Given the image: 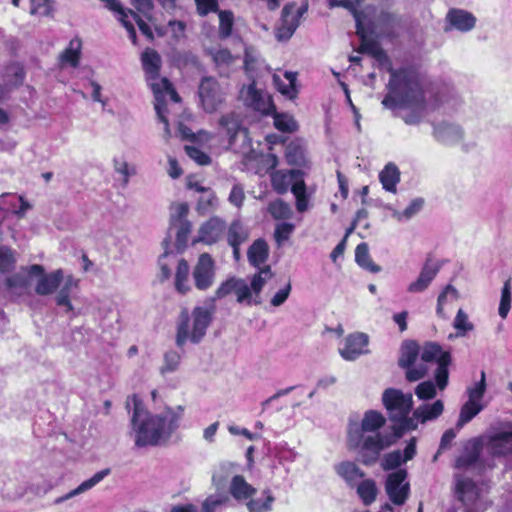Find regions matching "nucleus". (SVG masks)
Here are the masks:
<instances>
[{
  "instance_id": "nucleus-1",
  "label": "nucleus",
  "mask_w": 512,
  "mask_h": 512,
  "mask_svg": "<svg viewBox=\"0 0 512 512\" xmlns=\"http://www.w3.org/2000/svg\"><path fill=\"white\" fill-rule=\"evenodd\" d=\"M133 406L131 430L137 447L157 446L166 442L178 429L184 408L166 407L158 414L150 413L142 400L133 394L126 400V408Z\"/></svg>"
},
{
  "instance_id": "nucleus-2",
  "label": "nucleus",
  "mask_w": 512,
  "mask_h": 512,
  "mask_svg": "<svg viewBox=\"0 0 512 512\" xmlns=\"http://www.w3.org/2000/svg\"><path fill=\"white\" fill-rule=\"evenodd\" d=\"M389 72L388 93L382 100V105L387 109L400 107L410 110L401 118L407 125L419 124L426 110L423 78L416 70L409 68H389Z\"/></svg>"
},
{
  "instance_id": "nucleus-3",
  "label": "nucleus",
  "mask_w": 512,
  "mask_h": 512,
  "mask_svg": "<svg viewBox=\"0 0 512 512\" xmlns=\"http://www.w3.org/2000/svg\"><path fill=\"white\" fill-rule=\"evenodd\" d=\"M435 362L434 379L439 390H444L449 382V366L452 356L449 351H444L436 342H426L422 347L413 340H406L400 348L399 367L405 370V377L409 382L423 379L428 367L426 363Z\"/></svg>"
},
{
  "instance_id": "nucleus-4",
  "label": "nucleus",
  "mask_w": 512,
  "mask_h": 512,
  "mask_svg": "<svg viewBox=\"0 0 512 512\" xmlns=\"http://www.w3.org/2000/svg\"><path fill=\"white\" fill-rule=\"evenodd\" d=\"M142 66L147 76V81L155 97V111L159 120L164 124L165 133L170 135L168 119L166 113V99L169 97L173 102H179L180 97L172 87L167 78H159L161 67L160 55L154 50H146L142 53Z\"/></svg>"
},
{
  "instance_id": "nucleus-5",
  "label": "nucleus",
  "mask_w": 512,
  "mask_h": 512,
  "mask_svg": "<svg viewBox=\"0 0 512 512\" xmlns=\"http://www.w3.org/2000/svg\"><path fill=\"white\" fill-rule=\"evenodd\" d=\"M216 312L215 298H208L203 305L194 307L191 313L192 328L190 329V316L187 310L180 314V321L177 326L176 344L182 347L187 340L192 343H199L206 335L207 328L210 326L213 316Z\"/></svg>"
},
{
  "instance_id": "nucleus-6",
  "label": "nucleus",
  "mask_w": 512,
  "mask_h": 512,
  "mask_svg": "<svg viewBox=\"0 0 512 512\" xmlns=\"http://www.w3.org/2000/svg\"><path fill=\"white\" fill-rule=\"evenodd\" d=\"M401 431L393 430L392 433L374 434L362 433L357 425L350 427L348 431V445L350 448H360V460L366 466L375 464L383 450L392 446L399 438Z\"/></svg>"
},
{
  "instance_id": "nucleus-7",
  "label": "nucleus",
  "mask_w": 512,
  "mask_h": 512,
  "mask_svg": "<svg viewBox=\"0 0 512 512\" xmlns=\"http://www.w3.org/2000/svg\"><path fill=\"white\" fill-rule=\"evenodd\" d=\"M382 402L387 410L389 419L395 424L392 429L401 435L405 432L414 430L417 427L413 416L409 414L413 407V396L411 393H403L399 389L388 388L382 394Z\"/></svg>"
},
{
  "instance_id": "nucleus-8",
  "label": "nucleus",
  "mask_w": 512,
  "mask_h": 512,
  "mask_svg": "<svg viewBox=\"0 0 512 512\" xmlns=\"http://www.w3.org/2000/svg\"><path fill=\"white\" fill-rule=\"evenodd\" d=\"M198 95L203 110L207 113H214L225 102L226 92L215 78L205 77L199 84Z\"/></svg>"
},
{
  "instance_id": "nucleus-9",
  "label": "nucleus",
  "mask_w": 512,
  "mask_h": 512,
  "mask_svg": "<svg viewBox=\"0 0 512 512\" xmlns=\"http://www.w3.org/2000/svg\"><path fill=\"white\" fill-rule=\"evenodd\" d=\"M365 26L371 34L378 37L393 38L398 34L401 19L395 14L381 11L374 20L366 18Z\"/></svg>"
},
{
  "instance_id": "nucleus-10",
  "label": "nucleus",
  "mask_w": 512,
  "mask_h": 512,
  "mask_svg": "<svg viewBox=\"0 0 512 512\" xmlns=\"http://www.w3.org/2000/svg\"><path fill=\"white\" fill-rule=\"evenodd\" d=\"M240 94L245 104L254 110L264 115H269L275 112L271 96L263 90L257 89L255 80H253L249 85L244 86Z\"/></svg>"
},
{
  "instance_id": "nucleus-11",
  "label": "nucleus",
  "mask_w": 512,
  "mask_h": 512,
  "mask_svg": "<svg viewBox=\"0 0 512 512\" xmlns=\"http://www.w3.org/2000/svg\"><path fill=\"white\" fill-rule=\"evenodd\" d=\"M432 135L441 145L452 147L463 142L465 132L459 124L443 120L432 124Z\"/></svg>"
},
{
  "instance_id": "nucleus-12",
  "label": "nucleus",
  "mask_w": 512,
  "mask_h": 512,
  "mask_svg": "<svg viewBox=\"0 0 512 512\" xmlns=\"http://www.w3.org/2000/svg\"><path fill=\"white\" fill-rule=\"evenodd\" d=\"M28 274L40 277L35 287V292L41 296L55 292L64 280L63 271L61 269L45 274L43 266L39 264L29 266Z\"/></svg>"
},
{
  "instance_id": "nucleus-13",
  "label": "nucleus",
  "mask_w": 512,
  "mask_h": 512,
  "mask_svg": "<svg viewBox=\"0 0 512 512\" xmlns=\"http://www.w3.org/2000/svg\"><path fill=\"white\" fill-rule=\"evenodd\" d=\"M407 478V471L399 469L387 476L385 490L389 499L396 505L405 503L409 495V483H404Z\"/></svg>"
},
{
  "instance_id": "nucleus-14",
  "label": "nucleus",
  "mask_w": 512,
  "mask_h": 512,
  "mask_svg": "<svg viewBox=\"0 0 512 512\" xmlns=\"http://www.w3.org/2000/svg\"><path fill=\"white\" fill-rule=\"evenodd\" d=\"M193 279L197 289L205 291L209 289L215 279V262L211 255L202 253L193 269Z\"/></svg>"
},
{
  "instance_id": "nucleus-15",
  "label": "nucleus",
  "mask_w": 512,
  "mask_h": 512,
  "mask_svg": "<svg viewBox=\"0 0 512 512\" xmlns=\"http://www.w3.org/2000/svg\"><path fill=\"white\" fill-rule=\"evenodd\" d=\"M477 18L469 11L459 8H451L445 16L444 31L457 30L467 33L476 26Z\"/></svg>"
},
{
  "instance_id": "nucleus-16",
  "label": "nucleus",
  "mask_w": 512,
  "mask_h": 512,
  "mask_svg": "<svg viewBox=\"0 0 512 512\" xmlns=\"http://www.w3.org/2000/svg\"><path fill=\"white\" fill-rule=\"evenodd\" d=\"M225 229L226 222L219 216H212L199 227L196 241L207 245L215 244L222 238Z\"/></svg>"
},
{
  "instance_id": "nucleus-17",
  "label": "nucleus",
  "mask_w": 512,
  "mask_h": 512,
  "mask_svg": "<svg viewBox=\"0 0 512 512\" xmlns=\"http://www.w3.org/2000/svg\"><path fill=\"white\" fill-rule=\"evenodd\" d=\"M301 16L302 11L296 10L293 5H286L282 10V23L276 31L277 40L286 41L290 39L299 26Z\"/></svg>"
},
{
  "instance_id": "nucleus-18",
  "label": "nucleus",
  "mask_w": 512,
  "mask_h": 512,
  "mask_svg": "<svg viewBox=\"0 0 512 512\" xmlns=\"http://www.w3.org/2000/svg\"><path fill=\"white\" fill-rule=\"evenodd\" d=\"M485 439L480 436L468 440L463 446L462 454L455 461V467L467 469L473 466L478 461L480 453L485 447Z\"/></svg>"
},
{
  "instance_id": "nucleus-19",
  "label": "nucleus",
  "mask_w": 512,
  "mask_h": 512,
  "mask_svg": "<svg viewBox=\"0 0 512 512\" xmlns=\"http://www.w3.org/2000/svg\"><path fill=\"white\" fill-rule=\"evenodd\" d=\"M219 126L225 131L230 145H234L238 137H242L243 142L248 139V131L242 125L240 115L235 112L223 115L219 119Z\"/></svg>"
},
{
  "instance_id": "nucleus-20",
  "label": "nucleus",
  "mask_w": 512,
  "mask_h": 512,
  "mask_svg": "<svg viewBox=\"0 0 512 512\" xmlns=\"http://www.w3.org/2000/svg\"><path fill=\"white\" fill-rule=\"evenodd\" d=\"M485 439V447L493 456L512 453V430L501 431L493 435H482Z\"/></svg>"
},
{
  "instance_id": "nucleus-21",
  "label": "nucleus",
  "mask_w": 512,
  "mask_h": 512,
  "mask_svg": "<svg viewBox=\"0 0 512 512\" xmlns=\"http://www.w3.org/2000/svg\"><path fill=\"white\" fill-rule=\"evenodd\" d=\"M304 173L301 170H274L270 174L273 190L278 194H285L291 190L293 183L298 179H303Z\"/></svg>"
},
{
  "instance_id": "nucleus-22",
  "label": "nucleus",
  "mask_w": 512,
  "mask_h": 512,
  "mask_svg": "<svg viewBox=\"0 0 512 512\" xmlns=\"http://www.w3.org/2000/svg\"><path fill=\"white\" fill-rule=\"evenodd\" d=\"M416 455V440L415 438L410 439L406 445L404 452L400 450H394L384 455L381 461V467L384 471H389L398 468L403 463L412 460Z\"/></svg>"
},
{
  "instance_id": "nucleus-23",
  "label": "nucleus",
  "mask_w": 512,
  "mask_h": 512,
  "mask_svg": "<svg viewBox=\"0 0 512 512\" xmlns=\"http://www.w3.org/2000/svg\"><path fill=\"white\" fill-rule=\"evenodd\" d=\"M368 341V336L364 333L351 334L346 337L344 346L339 349L340 355L345 360L353 361L366 353L365 347Z\"/></svg>"
},
{
  "instance_id": "nucleus-24",
  "label": "nucleus",
  "mask_w": 512,
  "mask_h": 512,
  "mask_svg": "<svg viewBox=\"0 0 512 512\" xmlns=\"http://www.w3.org/2000/svg\"><path fill=\"white\" fill-rule=\"evenodd\" d=\"M440 265L437 262L428 259L423 265L417 279L411 282L407 288L410 293H421L425 291L433 279L437 276Z\"/></svg>"
},
{
  "instance_id": "nucleus-25",
  "label": "nucleus",
  "mask_w": 512,
  "mask_h": 512,
  "mask_svg": "<svg viewBox=\"0 0 512 512\" xmlns=\"http://www.w3.org/2000/svg\"><path fill=\"white\" fill-rule=\"evenodd\" d=\"M244 67L249 76L253 81L256 78L269 73V68L261 58L259 52L252 46H247L244 53Z\"/></svg>"
},
{
  "instance_id": "nucleus-26",
  "label": "nucleus",
  "mask_w": 512,
  "mask_h": 512,
  "mask_svg": "<svg viewBox=\"0 0 512 512\" xmlns=\"http://www.w3.org/2000/svg\"><path fill=\"white\" fill-rule=\"evenodd\" d=\"M356 33L361 39L359 52L368 53L379 61L388 60L386 53L380 45L374 40L367 39L365 24H363V20L358 16H356Z\"/></svg>"
},
{
  "instance_id": "nucleus-27",
  "label": "nucleus",
  "mask_w": 512,
  "mask_h": 512,
  "mask_svg": "<svg viewBox=\"0 0 512 512\" xmlns=\"http://www.w3.org/2000/svg\"><path fill=\"white\" fill-rule=\"evenodd\" d=\"M335 471L339 477H341L345 483L354 488L361 479L365 477V472L353 461H342L335 466Z\"/></svg>"
},
{
  "instance_id": "nucleus-28",
  "label": "nucleus",
  "mask_w": 512,
  "mask_h": 512,
  "mask_svg": "<svg viewBox=\"0 0 512 512\" xmlns=\"http://www.w3.org/2000/svg\"><path fill=\"white\" fill-rule=\"evenodd\" d=\"M63 281V285L55 296L56 305L64 309V314H71V316H75L76 314L74 312V306L71 302L70 295L72 291L77 288L78 281L71 275L66 277Z\"/></svg>"
},
{
  "instance_id": "nucleus-29",
  "label": "nucleus",
  "mask_w": 512,
  "mask_h": 512,
  "mask_svg": "<svg viewBox=\"0 0 512 512\" xmlns=\"http://www.w3.org/2000/svg\"><path fill=\"white\" fill-rule=\"evenodd\" d=\"M110 473H111L110 468H105V469H103L101 471H98L91 478L83 481L75 489H73L70 492H68L67 494L57 498L55 500V504H60V503L66 501V500H68L70 498H73V497H75L77 495H80V494H82V493L92 489L97 484H99L105 477H107Z\"/></svg>"
},
{
  "instance_id": "nucleus-30",
  "label": "nucleus",
  "mask_w": 512,
  "mask_h": 512,
  "mask_svg": "<svg viewBox=\"0 0 512 512\" xmlns=\"http://www.w3.org/2000/svg\"><path fill=\"white\" fill-rule=\"evenodd\" d=\"M229 492L238 501L248 500L256 494V489L243 476L235 475L230 483Z\"/></svg>"
},
{
  "instance_id": "nucleus-31",
  "label": "nucleus",
  "mask_w": 512,
  "mask_h": 512,
  "mask_svg": "<svg viewBox=\"0 0 512 512\" xmlns=\"http://www.w3.org/2000/svg\"><path fill=\"white\" fill-rule=\"evenodd\" d=\"M444 410V404L441 400H436L433 404L421 405L413 412V418L416 423L420 421L425 423L438 418Z\"/></svg>"
},
{
  "instance_id": "nucleus-32",
  "label": "nucleus",
  "mask_w": 512,
  "mask_h": 512,
  "mask_svg": "<svg viewBox=\"0 0 512 512\" xmlns=\"http://www.w3.org/2000/svg\"><path fill=\"white\" fill-rule=\"evenodd\" d=\"M269 248L263 239H257L249 247L247 257L249 263L254 267H260L268 258Z\"/></svg>"
},
{
  "instance_id": "nucleus-33",
  "label": "nucleus",
  "mask_w": 512,
  "mask_h": 512,
  "mask_svg": "<svg viewBox=\"0 0 512 512\" xmlns=\"http://www.w3.org/2000/svg\"><path fill=\"white\" fill-rule=\"evenodd\" d=\"M379 180L383 188L396 193V186L400 182V171L393 163H388L379 174Z\"/></svg>"
},
{
  "instance_id": "nucleus-34",
  "label": "nucleus",
  "mask_w": 512,
  "mask_h": 512,
  "mask_svg": "<svg viewBox=\"0 0 512 512\" xmlns=\"http://www.w3.org/2000/svg\"><path fill=\"white\" fill-rule=\"evenodd\" d=\"M100 1L105 4V7L108 10L116 12V13L119 14V18H118L119 21L121 22V24L127 30L131 40L135 43V41H136V31H135V28H134L133 24L130 21H128V19H127V17H128L127 11H126V9L123 8V6L120 3V1L119 0H100Z\"/></svg>"
},
{
  "instance_id": "nucleus-35",
  "label": "nucleus",
  "mask_w": 512,
  "mask_h": 512,
  "mask_svg": "<svg viewBox=\"0 0 512 512\" xmlns=\"http://www.w3.org/2000/svg\"><path fill=\"white\" fill-rule=\"evenodd\" d=\"M81 47L82 42L80 39H72L69 42L68 47L59 56L60 64L62 66L70 65L72 67H77L81 56Z\"/></svg>"
},
{
  "instance_id": "nucleus-36",
  "label": "nucleus",
  "mask_w": 512,
  "mask_h": 512,
  "mask_svg": "<svg viewBox=\"0 0 512 512\" xmlns=\"http://www.w3.org/2000/svg\"><path fill=\"white\" fill-rule=\"evenodd\" d=\"M285 79L288 81L287 84L284 83V81L276 74L273 75V82L277 90L288 97L289 99H293L297 96V89H296V79L297 74L294 72L286 71L284 73Z\"/></svg>"
},
{
  "instance_id": "nucleus-37",
  "label": "nucleus",
  "mask_w": 512,
  "mask_h": 512,
  "mask_svg": "<svg viewBox=\"0 0 512 512\" xmlns=\"http://www.w3.org/2000/svg\"><path fill=\"white\" fill-rule=\"evenodd\" d=\"M291 192L296 199V209L298 212L303 213L309 209L310 195L307 193V186L304 179H298L293 183Z\"/></svg>"
},
{
  "instance_id": "nucleus-38",
  "label": "nucleus",
  "mask_w": 512,
  "mask_h": 512,
  "mask_svg": "<svg viewBox=\"0 0 512 512\" xmlns=\"http://www.w3.org/2000/svg\"><path fill=\"white\" fill-rule=\"evenodd\" d=\"M355 261L360 267L372 273L381 271V267L371 260L367 243L363 242L357 245L355 249Z\"/></svg>"
},
{
  "instance_id": "nucleus-39",
  "label": "nucleus",
  "mask_w": 512,
  "mask_h": 512,
  "mask_svg": "<svg viewBox=\"0 0 512 512\" xmlns=\"http://www.w3.org/2000/svg\"><path fill=\"white\" fill-rule=\"evenodd\" d=\"M385 422L386 419L380 412L369 410L364 414L359 429L365 434L369 432H376L384 426Z\"/></svg>"
},
{
  "instance_id": "nucleus-40",
  "label": "nucleus",
  "mask_w": 512,
  "mask_h": 512,
  "mask_svg": "<svg viewBox=\"0 0 512 512\" xmlns=\"http://www.w3.org/2000/svg\"><path fill=\"white\" fill-rule=\"evenodd\" d=\"M272 275L273 274L271 271V267L268 265L264 266L263 268H260L259 272L253 275L251 279V286L249 287L251 289V292H253L256 296V298L254 299L255 304L258 305L261 303V301L257 298H259V295L263 287L265 286L267 281L272 278Z\"/></svg>"
},
{
  "instance_id": "nucleus-41",
  "label": "nucleus",
  "mask_w": 512,
  "mask_h": 512,
  "mask_svg": "<svg viewBox=\"0 0 512 512\" xmlns=\"http://www.w3.org/2000/svg\"><path fill=\"white\" fill-rule=\"evenodd\" d=\"M484 409V405L478 402L467 401L463 404L460 410L459 418L456 423V428L460 430L468 422H470L476 415Z\"/></svg>"
},
{
  "instance_id": "nucleus-42",
  "label": "nucleus",
  "mask_w": 512,
  "mask_h": 512,
  "mask_svg": "<svg viewBox=\"0 0 512 512\" xmlns=\"http://www.w3.org/2000/svg\"><path fill=\"white\" fill-rule=\"evenodd\" d=\"M356 488L359 498L365 505H370L376 500L378 489L373 479H363Z\"/></svg>"
},
{
  "instance_id": "nucleus-43",
  "label": "nucleus",
  "mask_w": 512,
  "mask_h": 512,
  "mask_svg": "<svg viewBox=\"0 0 512 512\" xmlns=\"http://www.w3.org/2000/svg\"><path fill=\"white\" fill-rule=\"evenodd\" d=\"M248 230L239 220H234L227 232V241L230 246H240L248 239Z\"/></svg>"
},
{
  "instance_id": "nucleus-44",
  "label": "nucleus",
  "mask_w": 512,
  "mask_h": 512,
  "mask_svg": "<svg viewBox=\"0 0 512 512\" xmlns=\"http://www.w3.org/2000/svg\"><path fill=\"white\" fill-rule=\"evenodd\" d=\"M218 207V197L213 190H209L199 198L196 210L200 215H207L216 211Z\"/></svg>"
},
{
  "instance_id": "nucleus-45",
  "label": "nucleus",
  "mask_w": 512,
  "mask_h": 512,
  "mask_svg": "<svg viewBox=\"0 0 512 512\" xmlns=\"http://www.w3.org/2000/svg\"><path fill=\"white\" fill-rule=\"evenodd\" d=\"M285 158L290 165L302 166L305 164V150L298 142L292 141L286 146Z\"/></svg>"
},
{
  "instance_id": "nucleus-46",
  "label": "nucleus",
  "mask_w": 512,
  "mask_h": 512,
  "mask_svg": "<svg viewBox=\"0 0 512 512\" xmlns=\"http://www.w3.org/2000/svg\"><path fill=\"white\" fill-rule=\"evenodd\" d=\"M267 210L270 213V215L276 220L290 219L293 215L291 206L282 199L272 201L268 205Z\"/></svg>"
},
{
  "instance_id": "nucleus-47",
  "label": "nucleus",
  "mask_w": 512,
  "mask_h": 512,
  "mask_svg": "<svg viewBox=\"0 0 512 512\" xmlns=\"http://www.w3.org/2000/svg\"><path fill=\"white\" fill-rule=\"evenodd\" d=\"M28 267L19 273H16L6 279L7 287L13 292H19L26 290L29 286Z\"/></svg>"
},
{
  "instance_id": "nucleus-48",
  "label": "nucleus",
  "mask_w": 512,
  "mask_h": 512,
  "mask_svg": "<svg viewBox=\"0 0 512 512\" xmlns=\"http://www.w3.org/2000/svg\"><path fill=\"white\" fill-rule=\"evenodd\" d=\"M459 298V292L452 285H447L440 293L437 299L436 313L441 318H446L444 313V305L449 301H456Z\"/></svg>"
},
{
  "instance_id": "nucleus-49",
  "label": "nucleus",
  "mask_w": 512,
  "mask_h": 512,
  "mask_svg": "<svg viewBox=\"0 0 512 512\" xmlns=\"http://www.w3.org/2000/svg\"><path fill=\"white\" fill-rule=\"evenodd\" d=\"M189 272L190 268L187 261L185 259L179 260L175 275V286L176 289L182 294L189 290V286L187 285Z\"/></svg>"
},
{
  "instance_id": "nucleus-50",
  "label": "nucleus",
  "mask_w": 512,
  "mask_h": 512,
  "mask_svg": "<svg viewBox=\"0 0 512 512\" xmlns=\"http://www.w3.org/2000/svg\"><path fill=\"white\" fill-rule=\"evenodd\" d=\"M263 494L265 495L264 501L260 499H250L247 502L249 512H269L272 510V504L275 500L274 497L269 490H265Z\"/></svg>"
},
{
  "instance_id": "nucleus-51",
  "label": "nucleus",
  "mask_w": 512,
  "mask_h": 512,
  "mask_svg": "<svg viewBox=\"0 0 512 512\" xmlns=\"http://www.w3.org/2000/svg\"><path fill=\"white\" fill-rule=\"evenodd\" d=\"M512 303V292H511V282L510 280H506L501 290V298L498 308L499 316L502 319H505L511 309Z\"/></svg>"
},
{
  "instance_id": "nucleus-52",
  "label": "nucleus",
  "mask_w": 512,
  "mask_h": 512,
  "mask_svg": "<svg viewBox=\"0 0 512 512\" xmlns=\"http://www.w3.org/2000/svg\"><path fill=\"white\" fill-rule=\"evenodd\" d=\"M486 391V375L481 372V377L478 382L467 388L468 401L481 403V400Z\"/></svg>"
},
{
  "instance_id": "nucleus-53",
  "label": "nucleus",
  "mask_w": 512,
  "mask_h": 512,
  "mask_svg": "<svg viewBox=\"0 0 512 512\" xmlns=\"http://www.w3.org/2000/svg\"><path fill=\"white\" fill-rule=\"evenodd\" d=\"M274 126L281 132L291 133L297 130L298 125L295 119L288 114H278L274 116Z\"/></svg>"
},
{
  "instance_id": "nucleus-54",
  "label": "nucleus",
  "mask_w": 512,
  "mask_h": 512,
  "mask_svg": "<svg viewBox=\"0 0 512 512\" xmlns=\"http://www.w3.org/2000/svg\"><path fill=\"white\" fill-rule=\"evenodd\" d=\"M459 104L457 98L447 95V94H437L434 99V103L432 104L433 109H443V112L449 113L456 109V106Z\"/></svg>"
},
{
  "instance_id": "nucleus-55",
  "label": "nucleus",
  "mask_w": 512,
  "mask_h": 512,
  "mask_svg": "<svg viewBox=\"0 0 512 512\" xmlns=\"http://www.w3.org/2000/svg\"><path fill=\"white\" fill-rule=\"evenodd\" d=\"M453 327L457 330V336H464L474 329V325L469 321L468 315L463 309L458 310L453 321Z\"/></svg>"
},
{
  "instance_id": "nucleus-56",
  "label": "nucleus",
  "mask_w": 512,
  "mask_h": 512,
  "mask_svg": "<svg viewBox=\"0 0 512 512\" xmlns=\"http://www.w3.org/2000/svg\"><path fill=\"white\" fill-rule=\"evenodd\" d=\"M30 14L39 16H50L53 11L52 0H30Z\"/></svg>"
},
{
  "instance_id": "nucleus-57",
  "label": "nucleus",
  "mask_w": 512,
  "mask_h": 512,
  "mask_svg": "<svg viewBox=\"0 0 512 512\" xmlns=\"http://www.w3.org/2000/svg\"><path fill=\"white\" fill-rule=\"evenodd\" d=\"M219 35L221 38H227L231 35L233 27V13L230 11L219 12Z\"/></svg>"
},
{
  "instance_id": "nucleus-58",
  "label": "nucleus",
  "mask_w": 512,
  "mask_h": 512,
  "mask_svg": "<svg viewBox=\"0 0 512 512\" xmlns=\"http://www.w3.org/2000/svg\"><path fill=\"white\" fill-rule=\"evenodd\" d=\"M437 384L432 381H424L418 384L415 388V394L420 400L433 399L436 396Z\"/></svg>"
},
{
  "instance_id": "nucleus-59",
  "label": "nucleus",
  "mask_w": 512,
  "mask_h": 512,
  "mask_svg": "<svg viewBox=\"0 0 512 512\" xmlns=\"http://www.w3.org/2000/svg\"><path fill=\"white\" fill-rule=\"evenodd\" d=\"M423 203L424 202L422 199L416 198L408 205V207L404 211H396L393 213V216L399 221L408 220L412 218L414 215H416L422 209Z\"/></svg>"
},
{
  "instance_id": "nucleus-60",
  "label": "nucleus",
  "mask_w": 512,
  "mask_h": 512,
  "mask_svg": "<svg viewBox=\"0 0 512 512\" xmlns=\"http://www.w3.org/2000/svg\"><path fill=\"white\" fill-rule=\"evenodd\" d=\"M180 355L176 351H168L164 355V364L160 368L162 375L174 372L180 364Z\"/></svg>"
},
{
  "instance_id": "nucleus-61",
  "label": "nucleus",
  "mask_w": 512,
  "mask_h": 512,
  "mask_svg": "<svg viewBox=\"0 0 512 512\" xmlns=\"http://www.w3.org/2000/svg\"><path fill=\"white\" fill-rule=\"evenodd\" d=\"M234 293L237 297L238 303L245 302L248 305H250L252 303V292H251L249 285L247 284V282L244 279L239 278L237 285L235 287Z\"/></svg>"
},
{
  "instance_id": "nucleus-62",
  "label": "nucleus",
  "mask_w": 512,
  "mask_h": 512,
  "mask_svg": "<svg viewBox=\"0 0 512 512\" xmlns=\"http://www.w3.org/2000/svg\"><path fill=\"white\" fill-rule=\"evenodd\" d=\"M15 261L13 251L8 247L0 245V272L11 270L14 267Z\"/></svg>"
},
{
  "instance_id": "nucleus-63",
  "label": "nucleus",
  "mask_w": 512,
  "mask_h": 512,
  "mask_svg": "<svg viewBox=\"0 0 512 512\" xmlns=\"http://www.w3.org/2000/svg\"><path fill=\"white\" fill-rule=\"evenodd\" d=\"M245 198L246 197L243 185L235 183L232 186V189L228 196L229 203L237 208H241L243 206Z\"/></svg>"
},
{
  "instance_id": "nucleus-64",
  "label": "nucleus",
  "mask_w": 512,
  "mask_h": 512,
  "mask_svg": "<svg viewBox=\"0 0 512 512\" xmlns=\"http://www.w3.org/2000/svg\"><path fill=\"white\" fill-rule=\"evenodd\" d=\"M293 230L294 225L291 223L282 222L277 224L274 232L276 242L281 245L284 241L288 240Z\"/></svg>"
}]
</instances>
